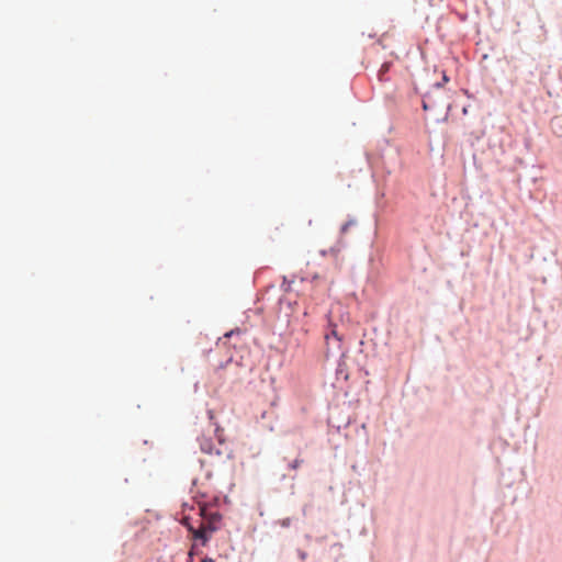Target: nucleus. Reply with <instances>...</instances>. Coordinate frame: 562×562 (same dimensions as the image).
I'll use <instances>...</instances> for the list:
<instances>
[{
    "instance_id": "obj_1",
    "label": "nucleus",
    "mask_w": 562,
    "mask_h": 562,
    "mask_svg": "<svg viewBox=\"0 0 562 562\" xmlns=\"http://www.w3.org/2000/svg\"><path fill=\"white\" fill-rule=\"evenodd\" d=\"M188 528L193 539L200 540L203 546L209 541L210 535L217 529V527H212L211 525L205 526L204 522H202L199 528H193L192 526H188Z\"/></svg>"
},
{
    "instance_id": "obj_2",
    "label": "nucleus",
    "mask_w": 562,
    "mask_h": 562,
    "mask_svg": "<svg viewBox=\"0 0 562 562\" xmlns=\"http://www.w3.org/2000/svg\"><path fill=\"white\" fill-rule=\"evenodd\" d=\"M333 340L335 341L334 347L337 349H340L344 338L339 334V331L337 329V325L329 322L328 330L325 334V341H326L328 350L330 349V346L333 345Z\"/></svg>"
},
{
    "instance_id": "obj_3",
    "label": "nucleus",
    "mask_w": 562,
    "mask_h": 562,
    "mask_svg": "<svg viewBox=\"0 0 562 562\" xmlns=\"http://www.w3.org/2000/svg\"><path fill=\"white\" fill-rule=\"evenodd\" d=\"M201 449H202V452L203 453H206V454H222L223 451L218 450V449H214L212 447V443L207 440V439H203L202 442H201Z\"/></svg>"
},
{
    "instance_id": "obj_4",
    "label": "nucleus",
    "mask_w": 562,
    "mask_h": 562,
    "mask_svg": "<svg viewBox=\"0 0 562 562\" xmlns=\"http://www.w3.org/2000/svg\"><path fill=\"white\" fill-rule=\"evenodd\" d=\"M221 520V515L218 513H213L210 515V519L207 522H204L205 526H212V527H217L216 524L220 522Z\"/></svg>"
},
{
    "instance_id": "obj_5",
    "label": "nucleus",
    "mask_w": 562,
    "mask_h": 562,
    "mask_svg": "<svg viewBox=\"0 0 562 562\" xmlns=\"http://www.w3.org/2000/svg\"><path fill=\"white\" fill-rule=\"evenodd\" d=\"M355 224L353 221H348L346 222L341 227H340V233L341 235L346 234L349 229L350 226H352Z\"/></svg>"
},
{
    "instance_id": "obj_6",
    "label": "nucleus",
    "mask_w": 562,
    "mask_h": 562,
    "mask_svg": "<svg viewBox=\"0 0 562 562\" xmlns=\"http://www.w3.org/2000/svg\"><path fill=\"white\" fill-rule=\"evenodd\" d=\"M389 69H390V64H389V63H384V64L381 66L380 71H379L380 77H381L382 75H384L385 72H387V71H389Z\"/></svg>"
},
{
    "instance_id": "obj_7",
    "label": "nucleus",
    "mask_w": 562,
    "mask_h": 562,
    "mask_svg": "<svg viewBox=\"0 0 562 562\" xmlns=\"http://www.w3.org/2000/svg\"><path fill=\"white\" fill-rule=\"evenodd\" d=\"M202 562H214V560L211 558H206V559L202 560Z\"/></svg>"
},
{
    "instance_id": "obj_8",
    "label": "nucleus",
    "mask_w": 562,
    "mask_h": 562,
    "mask_svg": "<svg viewBox=\"0 0 562 562\" xmlns=\"http://www.w3.org/2000/svg\"><path fill=\"white\" fill-rule=\"evenodd\" d=\"M442 79H443L445 82L449 81V78L446 75H443Z\"/></svg>"
},
{
    "instance_id": "obj_9",
    "label": "nucleus",
    "mask_w": 562,
    "mask_h": 562,
    "mask_svg": "<svg viewBox=\"0 0 562 562\" xmlns=\"http://www.w3.org/2000/svg\"><path fill=\"white\" fill-rule=\"evenodd\" d=\"M193 550H194V546L192 547V549H191V551H190V553H189V555H190V557H192V554H193Z\"/></svg>"
}]
</instances>
